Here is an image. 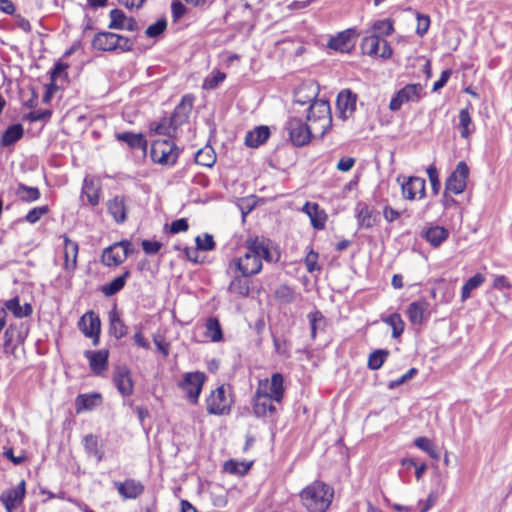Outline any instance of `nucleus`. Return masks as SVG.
<instances>
[{
    "instance_id": "f257e3e1",
    "label": "nucleus",
    "mask_w": 512,
    "mask_h": 512,
    "mask_svg": "<svg viewBox=\"0 0 512 512\" xmlns=\"http://www.w3.org/2000/svg\"><path fill=\"white\" fill-rule=\"evenodd\" d=\"M299 497L308 512H326L334 498V489L327 483L315 480L303 488Z\"/></svg>"
},
{
    "instance_id": "f03ea898",
    "label": "nucleus",
    "mask_w": 512,
    "mask_h": 512,
    "mask_svg": "<svg viewBox=\"0 0 512 512\" xmlns=\"http://www.w3.org/2000/svg\"><path fill=\"white\" fill-rule=\"evenodd\" d=\"M306 121L320 137L327 134L332 126L329 102L323 99L313 101L306 109Z\"/></svg>"
},
{
    "instance_id": "7ed1b4c3",
    "label": "nucleus",
    "mask_w": 512,
    "mask_h": 512,
    "mask_svg": "<svg viewBox=\"0 0 512 512\" xmlns=\"http://www.w3.org/2000/svg\"><path fill=\"white\" fill-rule=\"evenodd\" d=\"M285 130L290 141L296 147H302L310 143L314 129L307 121L297 116H290L285 124Z\"/></svg>"
},
{
    "instance_id": "20e7f679",
    "label": "nucleus",
    "mask_w": 512,
    "mask_h": 512,
    "mask_svg": "<svg viewBox=\"0 0 512 512\" xmlns=\"http://www.w3.org/2000/svg\"><path fill=\"white\" fill-rule=\"evenodd\" d=\"M134 252L130 241L122 240L105 248L101 255V262L107 267L121 265L127 257Z\"/></svg>"
},
{
    "instance_id": "39448f33",
    "label": "nucleus",
    "mask_w": 512,
    "mask_h": 512,
    "mask_svg": "<svg viewBox=\"0 0 512 512\" xmlns=\"http://www.w3.org/2000/svg\"><path fill=\"white\" fill-rule=\"evenodd\" d=\"M150 155L155 163L174 165L179 156V149L171 140H156L152 143Z\"/></svg>"
},
{
    "instance_id": "423d86ee",
    "label": "nucleus",
    "mask_w": 512,
    "mask_h": 512,
    "mask_svg": "<svg viewBox=\"0 0 512 512\" xmlns=\"http://www.w3.org/2000/svg\"><path fill=\"white\" fill-rule=\"evenodd\" d=\"M205 380L206 375L203 372H187L178 383V387L185 392L186 398L191 404H197Z\"/></svg>"
},
{
    "instance_id": "0eeeda50",
    "label": "nucleus",
    "mask_w": 512,
    "mask_h": 512,
    "mask_svg": "<svg viewBox=\"0 0 512 512\" xmlns=\"http://www.w3.org/2000/svg\"><path fill=\"white\" fill-rule=\"evenodd\" d=\"M271 241L264 237H248L244 242V248L246 254H252L259 260H265L268 263H275L278 261L279 256L276 258L270 251Z\"/></svg>"
},
{
    "instance_id": "6e6552de",
    "label": "nucleus",
    "mask_w": 512,
    "mask_h": 512,
    "mask_svg": "<svg viewBox=\"0 0 512 512\" xmlns=\"http://www.w3.org/2000/svg\"><path fill=\"white\" fill-rule=\"evenodd\" d=\"M423 86L420 83L407 84L392 97L389 103L391 111H398L403 104L418 102L422 98Z\"/></svg>"
},
{
    "instance_id": "1a4fd4ad",
    "label": "nucleus",
    "mask_w": 512,
    "mask_h": 512,
    "mask_svg": "<svg viewBox=\"0 0 512 512\" xmlns=\"http://www.w3.org/2000/svg\"><path fill=\"white\" fill-rule=\"evenodd\" d=\"M206 409L211 415L229 414L231 409V400L226 396L223 386L216 388L206 399Z\"/></svg>"
},
{
    "instance_id": "9d476101",
    "label": "nucleus",
    "mask_w": 512,
    "mask_h": 512,
    "mask_svg": "<svg viewBox=\"0 0 512 512\" xmlns=\"http://www.w3.org/2000/svg\"><path fill=\"white\" fill-rule=\"evenodd\" d=\"M258 391L268 394L274 402L280 403L284 398V377L281 373H274L271 379H261L258 382Z\"/></svg>"
},
{
    "instance_id": "9b49d317",
    "label": "nucleus",
    "mask_w": 512,
    "mask_h": 512,
    "mask_svg": "<svg viewBox=\"0 0 512 512\" xmlns=\"http://www.w3.org/2000/svg\"><path fill=\"white\" fill-rule=\"evenodd\" d=\"M469 168L466 162L460 161L445 182V190L453 194H461L466 188Z\"/></svg>"
},
{
    "instance_id": "f8f14e48",
    "label": "nucleus",
    "mask_w": 512,
    "mask_h": 512,
    "mask_svg": "<svg viewBox=\"0 0 512 512\" xmlns=\"http://www.w3.org/2000/svg\"><path fill=\"white\" fill-rule=\"evenodd\" d=\"M78 328L87 338L92 339L94 346L99 344L101 321L94 311H88L80 318Z\"/></svg>"
},
{
    "instance_id": "ddd939ff",
    "label": "nucleus",
    "mask_w": 512,
    "mask_h": 512,
    "mask_svg": "<svg viewBox=\"0 0 512 512\" xmlns=\"http://www.w3.org/2000/svg\"><path fill=\"white\" fill-rule=\"evenodd\" d=\"M113 383L123 397H129L134 392V381L131 370L126 365H118L113 372Z\"/></svg>"
},
{
    "instance_id": "4468645a",
    "label": "nucleus",
    "mask_w": 512,
    "mask_h": 512,
    "mask_svg": "<svg viewBox=\"0 0 512 512\" xmlns=\"http://www.w3.org/2000/svg\"><path fill=\"white\" fill-rule=\"evenodd\" d=\"M357 36L356 29H346L332 36L327 42V47L341 53H349L355 46Z\"/></svg>"
},
{
    "instance_id": "2eb2a0df",
    "label": "nucleus",
    "mask_w": 512,
    "mask_h": 512,
    "mask_svg": "<svg viewBox=\"0 0 512 512\" xmlns=\"http://www.w3.org/2000/svg\"><path fill=\"white\" fill-rule=\"evenodd\" d=\"M358 96L350 89H343L338 93L336 107L339 112V118L343 121L352 117L356 111Z\"/></svg>"
},
{
    "instance_id": "dca6fc26",
    "label": "nucleus",
    "mask_w": 512,
    "mask_h": 512,
    "mask_svg": "<svg viewBox=\"0 0 512 512\" xmlns=\"http://www.w3.org/2000/svg\"><path fill=\"white\" fill-rule=\"evenodd\" d=\"M194 99L192 94H186L175 107L170 118V126L173 127L174 130L188 121L193 109Z\"/></svg>"
},
{
    "instance_id": "f3484780",
    "label": "nucleus",
    "mask_w": 512,
    "mask_h": 512,
    "mask_svg": "<svg viewBox=\"0 0 512 512\" xmlns=\"http://www.w3.org/2000/svg\"><path fill=\"white\" fill-rule=\"evenodd\" d=\"M230 266H234L244 277L257 275L262 270V261L252 254H246L242 257L232 260Z\"/></svg>"
},
{
    "instance_id": "a211bd4d",
    "label": "nucleus",
    "mask_w": 512,
    "mask_h": 512,
    "mask_svg": "<svg viewBox=\"0 0 512 512\" xmlns=\"http://www.w3.org/2000/svg\"><path fill=\"white\" fill-rule=\"evenodd\" d=\"M430 303L425 299L411 302L406 310V315L412 325H422L430 317Z\"/></svg>"
},
{
    "instance_id": "6ab92c4d",
    "label": "nucleus",
    "mask_w": 512,
    "mask_h": 512,
    "mask_svg": "<svg viewBox=\"0 0 512 512\" xmlns=\"http://www.w3.org/2000/svg\"><path fill=\"white\" fill-rule=\"evenodd\" d=\"M426 182L424 178L418 176H410L405 178L401 183L402 195L407 200H414L416 196L422 199L426 195L425 190Z\"/></svg>"
},
{
    "instance_id": "aec40b11",
    "label": "nucleus",
    "mask_w": 512,
    "mask_h": 512,
    "mask_svg": "<svg viewBox=\"0 0 512 512\" xmlns=\"http://www.w3.org/2000/svg\"><path fill=\"white\" fill-rule=\"evenodd\" d=\"M25 493L24 480H22L16 487L4 491L0 499L6 511L14 512V510L23 502Z\"/></svg>"
},
{
    "instance_id": "412c9836",
    "label": "nucleus",
    "mask_w": 512,
    "mask_h": 512,
    "mask_svg": "<svg viewBox=\"0 0 512 512\" xmlns=\"http://www.w3.org/2000/svg\"><path fill=\"white\" fill-rule=\"evenodd\" d=\"M114 487L117 489L119 495L125 500L136 499L145 491L143 483L133 478H128L123 482L115 481Z\"/></svg>"
},
{
    "instance_id": "4be33fe9",
    "label": "nucleus",
    "mask_w": 512,
    "mask_h": 512,
    "mask_svg": "<svg viewBox=\"0 0 512 512\" xmlns=\"http://www.w3.org/2000/svg\"><path fill=\"white\" fill-rule=\"evenodd\" d=\"M274 400L258 390L253 397V414L258 417L272 416L276 413V407L272 404Z\"/></svg>"
},
{
    "instance_id": "5701e85b",
    "label": "nucleus",
    "mask_w": 512,
    "mask_h": 512,
    "mask_svg": "<svg viewBox=\"0 0 512 512\" xmlns=\"http://www.w3.org/2000/svg\"><path fill=\"white\" fill-rule=\"evenodd\" d=\"M61 238H63L64 243V269L73 272L77 267L78 243L71 240L67 235H62Z\"/></svg>"
},
{
    "instance_id": "b1692460",
    "label": "nucleus",
    "mask_w": 512,
    "mask_h": 512,
    "mask_svg": "<svg viewBox=\"0 0 512 512\" xmlns=\"http://www.w3.org/2000/svg\"><path fill=\"white\" fill-rule=\"evenodd\" d=\"M302 211L308 215L314 229L322 230L325 228L327 214L317 203L306 202Z\"/></svg>"
},
{
    "instance_id": "393cba45",
    "label": "nucleus",
    "mask_w": 512,
    "mask_h": 512,
    "mask_svg": "<svg viewBox=\"0 0 512 512\" xmlns=\"http://www.w3.org/2000/svg\"><path fill=\"white\" fill-rule=\"evenodd\" d=\"M84 356L89 361V365L94 374H102L108 367V350L85 351Z\"/></svg>"
},
{
    "instance_id": "a878e982",
    "label": "nucleus",
    "mask_w": 512,
    "mask_h": 512,
    "mask_svg": "<svg viewBox=\"0 0 512 512\" xmlns=\"http://www.w3.org/2000/svg\"><path fill=\"white\" fill-rule=\"evenodd\" d=\"M108 213L117 224H122L127 220V207L123 196H114L107 202Z\"/></svg>"
},
{
    "instance_id": "bb28decb",
    "label": "nucleus",
    "mask_w": 512,
    "mask_h": 512,
    "mask_svg": "<svg viewBox=\"0 0 512 512\" xmlns=\"http://www.w3.org/2000/svg\"><path fill=\"white\" fill-rule=\"evenodd\" d=\"M119 142L125 143L132 150H141L144 153L147 150V140L142 133L121 132L116 134Z\"/></svg>"
},
{
    "instance_id": "cd10ccee",
    "label": "nucleus",
    "mask_w": 512,
    "mask_h": 512,
    "mask_svg": "<svg viewBox=\"0 0 512 512\" xmlns=\"http://www.w3.org/2000/svg\"><path fill=\"white\" fill-rule=\"evenodd\" d=\"M356 217L359 226L367 229L373 227L379 221L378 213L363 203H358Z\"/></svg>"
},
{
    "instance_id": "c85d7f7f",
    "label": "nucleus",
    "mask_w": 512,
    "mask_h": 512,
    "mask_svg": "<svg viewBox=\"0 0 512 512\" xmlns=\"http://www.w3.org/2000/svg\"><path fill=\"white\" fill-rule=\"evenodd\" d=\"M270 136L268 126H258L248 131L245 136V145L251 148H257L264 144Z\"/></svg>"
},
{
    "instance_id": "c756f323",
    "label": "nucleus",
    "mask_w": 512,
    "mask_h": 512,
    "mask_svg": "<svg viewBox=\"0 0 512 512\" xmlns=\"http://www.w3.org/2000/svg\"><path fill=\"white\" fill-rule=\"evenodd\" d=\"M109 334L116 339L125 337L128 333V327L121 319L118 311L114 308L109 312Z\"/></svg>"
},
{
    "instance_id": "7c9ffc66",
    "label": "nucleus",
    "mask_w": 512,
    "mask_h": 512,
    "mask_svg": "<svg viewBox=\"0 0 512 512\" xmlns=\"http://www.w3.org/2000/svg\"><path fill=\"white\" fill-rule=\"evenodd\" d=\"M422 237L433 247H439L449 237V231L442 226H432L422 232Z\"/></svg>"
},
{
    "instance_id": "2f4dec72",
    "label": "nucleus",
    "mask_w": 512,
    "mask_h": 512,
    "mask_svg": "<svg viewBox=\"0 0 512 512\" xmlns=\"http://www.w3.org/2000/svg\"><path fill=\"white\" fill-rule=\"evenodd\" d=\"M116 43V33L99 32L92 40V47L100 51H114Z\"/></svg>"
},
{
    "instance_id": "473e14b6",
    "label": "nucleus",
    "mask_w": 512,
    "mask_h": 512,
    "mask_svg": "<svg viewBox=\"0 0 512 512\" xmlns=\"http://www.w3.org/2000/svg\"><path fill=\"white\" fill-rule=\"evenodd\" d=\"M24 135L23 126L19 123L10 125L3 132L0 139V147L5 148L19 141Z\"/></svg>"
},
{
    "instance_id": "72a5a7b5",
    "label": "nucleus",
    "mask_w": 512,
    "mask_h": 512,
    "mask_svg": "<svg viewBox=\"0 0 512 512\" xmlns=\"http://www.w3.org/2000/svg\"><path fill=\"white\" fill-rule=\"evenodd\" d=\"M100 403L101 395L99 393L79 394L75 400L76 411L79 413L82 410H92Z\"/></svg>"
},
{
    "instance_id": "f704fd0d",
    "label": "nucleus",
    "mask_w": 512,
    "mask_h": 512,
    "mask_svg": "<svg viewBox=\"0 0 512 512\" xmlns=\"http://www.w3.org/2000/svg\"><path fill=\"white\" fill-rule=\"evenodd\" d=\"M129 277H130V271L126 270L123 274L116 277L111 282L103 285L101 287L102 293L107 297H111V296L117 294L119 291H121L124 288L126 281Z\"/></svg>"
},
{
    "instance_id": "c9c22d12",
    "label": "nucleus",
    "mask_w": 512,
    "mask_h": 512,
    "mask_svg": "<svg viewBox=\"0 0 512 512\" xmlns=\"http://www.w3.org/2000/svg\"><path fill=\"white\" fill-rule=\"evenodd\" d=\"M459 124L458 129L460 131V135L464 139H468L470 135L474 132L475 128L473 126L472 118L470 116L469 108L466 107L459 111Z\"/></svg>"
},
{
    "instance_id": "e433bc0d",
    "label": "nucleus",
    "mask_w": 512,
    "mask_h": 512,
    "mask_svg": "<svg viewBox=\"0 0 512 512\" xmlns=\"http://www.w3.org/2000/svg\"><path fill=\"white\" fill-rule=\"evenodd\" d=\"M317 91L313 88L312 85L310 86H302L299 87L294 94V103L300 104L302 106L306 104H311L313 101H316Z\"/></svg>"
},
{
    "instance_id": "4c0bfd02",
    "label": "nucleus",
    "mask_w": 512,
    "mask_h": 512,
    "mask_svg": "<svg viewBox=\"0 0 512 512\" xmlns=\"http://www.w3.org/2000/svg\"><path fill=\"white\" fill-rule=\"evenodd\" d=\"M382 41H384V39L375 34L365 36L361 42V49L366 55L377 56L379 54Z\"/></svg>"
},
{
    "instance_id": "58836bf2",
    "label": "nucleus",
    "mask_w": 512,
    "mask_h": 512,
    "mask_svg": "<svg viewBox=\"0 0 512 512\" xmlns=\"http://www.w3.org/2000/svg\"><path fill=\"white\" fill-rule=\"evenodd\" d=\"M17 197L26 203H32L37 201L40 196V190L37 187L27 186L23 183H19L16 189Z\"/></svg>"
},
{
    "instance_id": "ea45409f",
    "label": "nucleus",
    "mask_w": 512,
    "mask_h": 512,
    "mask_svg": "<svg viewBox=\"0 0 512 512\" xmlns=\"http://www.w3.org/2000/svg\"><path fill=\"white\" fill-rule=\"evenodd\" d=\"M247 278L242 275L234 277L228 286V291L242 297L248 296L251 283Z\"/></svg>"
},
{
    "instance_id": "a19ab883",
    "label": "nucleus",
    "mask_w": 512,
    "mask_h": 512,
    "mask_svg": "<svg viewBox=\"0 0 512 512\" xmlns=\"http://www.w3.org/2000/svg\"><path fill=\"white\" fill-rule=\"evenodd\" d=\"M206 336L212 342H220L223 340V331L219 320L216 317H209L205 323Z\"/></svg>"
},
{
    "instance_id": "79ce46f5",
    "label": "nucleus",
    "mask_w": 512,
    "mask_h": 512,
    "mask_svg": "<svg viewBox=\"0 0 512 512\" xmlns=\"http://www.w3.org/2000/svg\"><path fill=\"white\" fill-rule=\"evenodd\" d=\"M82 196H85L91 206H96L100 201V189L97 188L93 180L85 178L82 186Z\"/></svg>"
},
{
    "instance_id": "37998d69",
    "label": "nucleus",
    "mask_w": 512,
    "mask_h": 512,
    "mask_svg": "<svg viewBox=\"0 0 512 512\" xmlns=\"http://www.w3.org/2000/svg\"><path fill=\"white\" fill-rule=\"evenodd\" d=\"M485 282V277L481 273H476L474 276L469 278L462 286L461 289V300L466 301L474 289H477Z\"/></svg>"
},
{
    "instance_id": "c03bdc74",
    "label": "nucleus",
    "mask_w": 512,
    "mask_h": 512,
    "mask_svg": "<svg viewBox=\"0 0 512 512\" xmlns=\"http://www.w3.org/2000/svg\"><path fill=\"white\" fill-rule=\"evenodd\" d=\"M381 320L392 328V337L398 338L404 332L405 323L399 313H392Z\"/></svg>"
},
{
    "instance_id": "a18cd8bd",
    "label": "nucleus",
    "mask_w": 512,
    "mask_h": 512,
    "mask_svg": "<svg viewBox=\"0 0 512 512\" xmlns=\"http://www.w3.org/2000/svg\"><path fill=\"white\" fill-rule=\"evenodd\" d=\"M83 445L86 453L89 456L96 457L97 462H101L103 459V453L99 450V443L97 436L88 434L83 439Z\"/></svg>"
},
{
    "instance_id": "49530a36",
    "label": "nucleus",
    "mask_w": 512,
    "mask_h": 512,
    "mask_svg": "<svg viewBox=\"0 0 512 512\" xmlns=\"http://www.w3.org/2000/svg\"><path fill=\"white\" fill-rule=\"evenodd\" d=\"M195 162L205 167H212L216 162V154L212 147L207 146L195 154Z\"/></svg>"
},
{
    "instance_id": "de8ad7c7",
    "label": "nucleus",
    "mask_w": 512,
    "mask_h": 512,
    "mask_svg": "<svg viewBox=\"0 0 512 512\" xmlns=\"http://www.w3.org/2000/svg\"><path fill=\"white\" fill-rule=\"evenodd\" d=\"M388 356L389 351L386 349H378L373 351L368 357V368L370 370H379L383 366Z\"/></svg>"
},
{
    "instance_id": "09e8293b",
    "label": "nucleus",
    "mask_w": 512,
    "mask_h": 512,
    "mask_svg": "<svg viewBox=\"0 0 512 512\" xmlns=\"http://www.w3.org/2000/svg\"><path fill=\"white\" fill-rule=\"evenodd\" d=\"M275 298L282 304H290L295 299V290L286 285H280L275 290Z\"/></svg>"
},
{
    "instance_id": "8fccbe9b",
    "label": "nucleus",
    "mask_w": 512,
    "mask_h": 512,
    "mask_svg": "<svg viewBox=\"0 0 512 512\" xmlns=\"http://www.w3.org/2000/svg\"><path fill=\"white\" fill-rule=\"evenodd\" d=\"M110 23L108 25L109 29L114 30H124V25L127 20V16L120 9H112L109 13Z\"/></svg>"
},
{
    "instance_id": "3c124183",
    "label": "nucleus",
    "mask_w": 512,
    "mask_h": 512,
    "mask_svg": "<svg viewBox=\"0 0 512 512\" xmlns=\"http://www.w3.org/2000/svg\"><path fill=\"white\" fill-rule=\"evenodd\" d=\"M167 27V21L164 18L159 19L154 24L150 25L146 31L145 34L149 38H157L161 34L164 33Z\"/></svg>"
},
{
    "instance_id": "603ef678",
    "label": "nucleus",
    "mask_w": 512,
    "mask_h": 512,
    "mask_svg": "<svg viewBox=\"0 0 512 512\" xmlns=\"http://www.w3.org/2000/svg\"><path fill=\"white\" fill-rule=\"evenodd\" d=\"M49 212L47 205L32 208L24 217V220L30 224H35L40 218Z\"/></svg>"
},
{
    "instance_id": "864d4df0",
    "label": "nucleus",
    "mask_w": 512,
    "mask_h": 512,
    "mask_svg": "<svg viewBox=\"0 0 512 512\" xmlns=\"http://www.w3.org/2000/svg\"><path fill=\"white\" fill-rule=\"evenodd\" d=\"M195 242L198 250L211 251L215 248L213 236L208 233H205L203 236H197Z\"/></svg>"
},
{
    "instance_id": "5fc2aeb1",
    "label": "nucleus",
    "mask_w": 512,
    "mask_h": 512,
    "mask_svg": "<svg viewBox=\"0 0 512 512\" xmlns=\"http://www.w3.org/2000/svg\"><path fill=\"white\" fill-rule=\"evenodd\" d=\"M427 175L431 183V189L434 195H437L441 188V182L439 180L438 170L434 165H430L427 168Z\"/></svg>"
},
{
    "instance_id": "6e6d98bb",
    "label": "nucleus",
    "mask_w": 512,
    "mask_h": 512,
    "mask_svg": "<svg viewBox=\"0 0 512 512\" xmlns=\"http://www.w3.org/2000/svg\"><path fill=\"white\" fill-rule=\"evenodd\" d=\"M373 30L381 35H390L394 31L393 23L389 19L378 20L373 24Z\"/></svg>"
},
{
    "instance_id": "4d7b16f0",
    "label": "nucleus",
    "mask_w": 512,
    "mask_h": 512,
    "mask_svg": "<svg viewBox=\"0 0 512 512\" xmlns=\"http://www.w3.org/2000/svg\"><path fill=\"white\" fill-rule=\"evenodd\" d=\"M273 345L276 353L286 358L290 357V345L286 339H280L273 336Z\"/></svg>"
},
{
    "instance_id": "13d9d810",
    "label": "nucleus",
    "mask_w": 512,
    "mask_h": 512,
    "mask_svg": "<svg viewBox=\"0 0 512 512\" xmlns=\"http://www.w3.org/2000/svg\"><path fill=\"white\" fill-rule=\"evenodd\" d=\"M5 310H9L13 313V315L17 318H23V315L26 313H22V306L20 305L19 297L16 296L5 302Z\"/></svg>"
},
{
    "instance_id": "bf43d9fd",
    "label": "nucleus",
    "mask_w": 512,
    "mask_h": 512,
    "mask_svg": "<svg viewBox=\"0 0 512 512\" xmlns=\"http://www.w3.org/2000/svg\"><path fill=\"white\" fill-rule=\"evenodd\" d=\"M133 41L123 35L116 34V43L115 50H120L121 52H129L133 49Z\"/></svg>"
},
{
    "instance_id": "052dcab7",
    "label": "nucleus",
    "mask_w": 512,
    "mask_h": 512,
    "mask_svg": "<svg viewBox=\"0 0 512 512\" xmlns=\"http://www.w3.org/2000/svg\"><path fill=\"white\" fill-rule=\"evenodd\" d=\"M417 373H418V370L416 368H410L405 374H403L398 379L390 381L388 384V388L394 389V388L404 384L408 380L412 379Z\"/></svg>"
},
{
    "instance_id": "680f3d73",
    "label": "nucleus",
    "mask_w": 512,
    "mask_h": 512,
    "mask_svg": "<svg viewBox=\"0 0 512 512\" xmlns=\"http://www.w3.org/2000/svg\"><path fill=\"white\" fill-rule=\"evenodd\" d=\"M318 257V253L312 249L307 253L305 257V265L308 272L312 273L316 270H320V266L317 264Z\"/></svg>"
},
{
    "instance_id": "e2e57ef3",
    "label": "nucleus",
    "mask_w": 512,
    "mask_h": 512,
    "mask_svg": "<svg viewBox=\"0 0 512 512\" xmlns=\"http://www.w3.org/2000/svg\"><path fill=\"white\" fill-rule=\"evenodd\" d=\"M429 26H430V18L428 15H423V14H417V29H416V33L419 35V36H424L428 29H429Z\"/></svg>"
},
{
    "instance_id": "0e129e2a",
    "label": "nucleus",
    "mask_w": 512,
    "mask_h": 512,
    "mask_svg": "<svg viewBox=\"0 0 512 512\" xmlns=\"http://www.w3.org/2000/svg\"><path fill=\"white\" fill-rule=\"evenodd\" d=\"M308 319L311 327V337L315 339L318 322L323 321V315L319 311L311 312L308 314Z\"/></svg>"
},
{
    "instance_id": "69168bd1",
    "label": "nucleus",
    "mask_w": 512,
    "mask_h": 512,
    "mask_svg": "<svg viewBox=\"0 0 512 512\" xmlns=\"http://www.w3.org/2000/svg\"><path fill=\"white\" fill-rule=\"evenodd\" d=\"M189 228V224L186 218H180L173 221L169 226V231L171 234H177L180 232H185Z\"/></svg>"
},
{
    "instance_id": "338daca9",
    "label": "nucleus",
    "mask_w": 512,
    "mask_h": 512,
    "mask_svg": "<svg viewBox=\"0 0 512 512\" xmlns=\"http://www.w3.org/2000/svg\"><path fill=\"white\" fill-rule=\"evenodd\" d=\"M141 245L144 252L148 255H154L158 253L162 247V243L151 240H143Z\"/></svg>"
},
{
    "instance_id": "774afa93",
    "label": "nucleus",
    "mask_w": 512,
    "mask_h": 512,
    "mask_svg": "<svg viewBox=\"0 0 512 512\" xmlns=\"http://www.w3.org/2000/svg\"><path fill=\"white\" fill-rule=\"evenodd\" d=\"M52 112L50 110L32 111L27 114L26 119L30 122H36L40 120H47L51 117Z\"/></svg>"
}]
</instances>
